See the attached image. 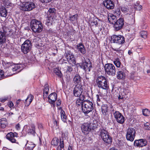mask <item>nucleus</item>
I'll use <instances>...</instances> for the list:
<instances>
[{"label":"nucleus","mask_w":150,"mask_h":150,"mask_svg":"<svg viewBox=\"0 0 150 150\" xmlns=\"http://www.w3.org/2000/svg\"><path fill=\"white\" fill-rule=\"evenodd\" d=\"M96 81L99 88L103 89H107L108 88V82L105 77L102 75L99 76L97 78Z\"/></svg>","instance_id":"1"},{"label":"nucleus","mask_w":150,"mask_h":150,"mask_svg":"<svg viewBox=\"0 0 150 150\" xmlns=\"http://www.w3.org/2000/svg\"><path fill=\"white\" fill-rule=\"evenodd\" d=\"M98 134L100 136L103 140L107 144H110L112 142V138L109 135L106 130L100 129L98 132Z\"/></svg>","instance_id":"2"},{"label":"nucleus","mask_w":150,"mask_h":150,"mask_svg":"<svg viewBox=\"0 0 150 150\" xmlns=\"http://www.w3.org/2000/svg\"><path fill=\"white\" fill-rule=\"evenodd\" d=\"M31 29L35 33L41 32L42 30L43 27L41 22L36 19L32 20L30 23Z\"/></svg>","instance_id":"3"},{"label":"nucleus","mask_w":150,"mask_h":150,"mask_svg":"<svg viewBox=\"0 0 150 150\" xmlns=\"http://www.w3.org/2000/svg\"><path fill=\"white\" fill-rule=\"evenodd\" d=\"M92 102L89 100L84 101L82 104V110L85 114H88L93 109Z\"/></svg>","instance_id":"4"},{"label":"nucleus","mask_w":150,"mask_h":150,"mask_svg":"<svg viewBox=\"0 0 150 150\" xmlns=\"http://www.w3.org/2000/svg\"><path fill=\"white\" fill-rule=\"evenodd\" d=\"M117 122L120 124H123L125 122V119L123 115L119 111H115L114 109L111 111Z\"/></svg>","instance_id":"5"},{"label":"nucleus","mask_w":150,"mask_h":150,"mask_svg":"<svg viewBox=\"0 0 150 150\" xmlns=\"http://www.w3.org/2000/svg\"><path fill=\"white\" fill-rule=\"evenodd\" d=\"M104 68L106 73L109 75L113 76L115 74L116 70L115 67L112 64H106Z\"/></svg>","instance_id":"6"},{"label":"nucleus","mask_w":150,"mask_h":150,"mask_svg":"<svg viewBox=\"0 0 150 150\" xmlns=\"http://www.w3.org/2000/svg\"><path fill=\"white\" fill-rule=\"evenodd\" d=\"M84 86L81 83L77 84L75 85L73 90V94L76 97H81L83 91Z\"/></svg>","instance_id":"7"},{"label":"nucleus","mask_w":150,"mask_h":150,"mask_svg":"<svg viewBox=\"0 0 150 150\" xmlns=\"http://www.w3.org/2000/svg\"><path fill=\"white\" fill-rule=\"evenodd\" d=\"M35 4L32 2H25L23 3L20 6L21 10L24 11H29L35 8Z\"/></svg>","instance_id":"8"},{"label":"nucleus","mask_w":150,"mask_h":150,"mask_svg":"<svg viewBox=\"0 0 150 150\" xmlns=\"http://www.w3.org/2000/svg\"><path fill=\"white\" fill-rule=\"evenodd\" d=\"M32 46V43L30 41L27 40L22 44L21 49L22 51L25 54H26L30 51Z\"/></svg>","instance_id":"9"},{"label":"nucleus","mask_w":150,"mask_h":150,"mask_svg":"<svg viewBox=\"0 0 150 150\" xmlns=\"http://www.w3.org/2000/svg\"><path fill=\"white\" fill-rule=\"evenodd\" d=\"M111 41L112 42L116 43L119 44H122L125 42L124 37L120 35H113L111 37Z\"/></svg>","instance_id":"10"},{"label":"nucleus","mask_w":150,"mask_h":150,"mask_svg":"<svg viewBox=\"0 0 150 150\" xmlns=\"http://www.w3.org/2000/svg\"><path fill=\"white\" fill-rule=\"evenodd\" d=\"M136 134V131L133 128H129L126 134V138L127 140L132 142L134 139Z\"/></svg>","instance_id":"11"},{"label":"nucleus","mask_w":150,"mask_h":150,"mask_svg":"<svg viewBox=\"0 0 150 150\" xmlns=\"http://www.w3.org/2000/svg\"><path fill=\"white\" fill-rule=\"evenodd\" d=\"M64 57L67 59V61L70 64H75L76 63V60L73 54L70 52H65Z\"/></svg>","instance_id":"12"},{"label":"nucleus","mask_w":150,"mask_h":150,"mask_svg":"<svg viewBox=\"0 0 150 150\" xmlns=\"http://www.w3.org/2000/svg\"><path fill=\"white\" fill-rule=\"evenodd\" d=\"M124 25V20L122 18H120L117 20L113 25V27L116 31H118L121 29Z\"/></svg>","instance_id":"13"},{"label":"nucleus","mask_w":150,"mask_h":150,"mask_svg":"<svg viewBox=\"0 0 150 150\" xmlns=\"http://www.w3.org/2000/svg\"><path fill=\"white\" fill-rule=\"evenodd\" d=\"M80 67L86 71H90L91 69L92 68V66L91 63L87 62L85 60L84 62H82L79 65Z\"/></svg>","instance_id":"14"},{"label":"nucleus","mask_w":150,"mask_h":150,"mask_svg":"<svg viewBox=\"0 0 150 150\" xmlns=\"http://www.w3.org/2000/svg\"><path fill=\"white\" fill-rule=\"evenodd\" d=\"M147 141L145 139H140L135 140L134 143V145L136 147H142L146 146L147 144Z\"/></svg>","instance_id":"15"},{"label":"nucleus","mask_w":150,"mask_h":150,"mask_svg":"<svg viewBox=\"0 0 150 150\" xmlns=\"http://www.w3.org/2000/svg\"><path fill=\"white\" fill-rule=\"evenodd\" d=\"M82 132L84 134L86 135L91 131V127L89 123H84L81 126Z\"/></svg>","instance_id":"16"},{"label":"nucleus","mask_w":150,"mask_h":150,"mask_svg":"<svg viewBox=\"0 0 150 150\" xmlns=\"http://www.w3.org/2000/svg\"><path fill=\"white\" fill-rule=\"evenodd\" d=\"M3 30L0 31V45L3 43L6 40V28L5 27H2Z\"/></svg>","instance_id":"17"},{"label":"nucleus","mask_w":150,"mask_h":150,"mask_svg":"<svg viewBox=\"0 0 150 150\" xmlns=\"http://www.w3.org/2000/svg\"><path fill=\"white\" fill-rule=\"evenodd\" d=\"M18 134L15 133V134L12 132H10L7 134L6 136V138L12 143H15L16 140L15 139V137H17Z\"/></svg>","instance_id":"18"},{"label":"nucleus","mask_w":150,"mask_h":150,"mask_svg":"<svg viewBox=\"0 0 150 150\" xmlns=\"http://www.w3.org/2000/svg\"><path fill=\"white\" fill-rule=\"evenodd\" d=\"M103 4L104 6L108 9H113L115 6L114 2L111 0H105L103 1Z\"/></svg>","instance_id":"19"},{"label":"nucleus","mask_w":150,"mask_h":150,"mask_svg":"<svg viewBox=\"0 0 150 150\" xmlns=\"http://www.w3.org/2000/svg\"><path fill=\"white\" fill-rule=\"evenodd\" d=\"M57 98V95L55 93L50 94L49 96L48 99L49 102L51 104H53L54 103Z\"/></svg>","instance_id":"20"},{"label":"nucleus","mask_w":150,"mask_h":150,"mask_svg":"<svg viewBox=\"0 0 150 150\" xmlns=\"http://www.w3.org/2000/svg\"><path fill=\"white\" fill-rule=\"evenodd\" d=\"M76 47V48L78 51L83 54H84L86 53V51L84 46L82 43L78 44Z\"/></svg>","instance_id":"21"},{"label":"nucleus","mask_w":150,"mask_h":150,"mask_svg":"<svg viewBox=\"0 0 150 150\" xmlns=\"http://www.w3.org/2000/svg\"><path fill=\"white\" fill-rule=\"evenodd\" d=\"M35 129V126L34 124H32L29 126L27 132L28 134H32L33 136H35L37 134Z\"/></svg>","instance_id":"22"},{"label":"nucleus","mask_w":150,"mask_h":150,"mask_svg":"<svg viewBox=\"0 0 150 150\" xmlns=\"http://www.w3.org/2000/svg\"><path fill=\"white\" fill-rule=\"evenodd\" d=\"M126 71L125 69V70L119 71L117 72V78L119 79H124L125 74L124 72V71Z\"/></svg>","instance_id":"23"},{"label":"nucleus","mask_w":150,"mask_h":150,"mask_svg":"<svg viewBox=\"0 0 150 150\" xmlns=\"http://www.w3.org/2000/svg\"><path fill=\"white\" fill-rule=\"evenodd\" d=\"M28 141H27V144L25 146V148L27 150H33L35 147V145L32 142H30L28 143Z\"/></svg>","instance_id":"24"},{"label":"nucleus","mask_w":150,"mask_h":150,"mask_svg":"<svg viewBox=\"0 0 150 150\" xmlns=\"http://www.w3.org/2000/svg\"><path fill=\"white\" fill-rule=\"evenodd\" d=\"M108 20L110 23L114 25L117 20V18L115 16L113 15L108 16Z\"/></svg>","instance_id":"25"},{"label":"nucleus","mask_w":150,"mask_h":150,"mask_svg":"<svg viewBox=\"0 0 150 150\" xmlns=\"http://www.w3.org/2000/svg\"><path fill=\"white\" fill-rule=\"evenodd\" d=\"M75 83L79 84L81 81V79L80 76L79 74H76L74 77L73 79Z\"/></svg>","instance_id":"26"},{"label":"nucleus","mask_w":150,"mask_h":150,"mask_svg":"<svg viewBox=\"0 0 150 150\" xmlns=\"http://www.w3.org/2000/svg\"><path fill=\"white\" fill-rule=\"evenodd\" d=\"M0 14L1 16L6 17L7 15V11L6 8L2 6L0 8Z\"/></svg>","instance_id":"27"},{"label":"nucleus","mask_w":150,"mask_h":150,"mask_svg":"<svg viewBox=\"0 0 150 150\" xmlns=\"http://www.w3.org/2000/svg\"><path fill=\"white\" fill-rule=\"evenodd\" d=\"M85 98V96L83 95H82V97H80L76 101V104L77 106H79L81 105L82 107V104L83 102V100Z\"/></svg>","instance_id":"28"},{"label":"nucleus","mask_w":150,"mask_h":150,"mask_svg":"<svg viewBox=\"0 0 150 150\" xmlns=\"http://www.w3.org/2000/svg\"><path fill=\"white\" fill-rule=\"evenodd\" d=\"M21 68V65L18 64L15 65H13V66H12L11 68V69L13 71H17V72H19L21 71V69H20Z\"/></svg>","instance_id":"29"},{"label":"nucleus","mask_w":150,"mask_h":150,"mask_svg":"<svg viewBox=\"0 0 150 150\" xmlns=\"http://www.w3.org/2000/svg\"><path fill=\"white\" fill-rule=\"evenodd\" d=\"M77 14H75L70 17L69 20L73 24H74L77 23Z\"/></svg>","instance_id":"30"},{"label":"nucleus","mask_w":150,"mask_h":150,"mask_svg":"<svg viewBox=\"0 0 150 150\" xmlns=\"http://www.w3.org/2000/svg\"><path fill=\"white\" fill-rule=\"evenodd\" d=\"M89 123L90 124L91 130H94L96 128L98 124V123L96 120L93 121V122Z\"/></svg>","instance_id":"31"},{"label":"nucleus","mask_w":150,"mask_h":150,"mask_svg":"<svg viewBox=\"0 0 150 150\" xmlns=\"http://www.w3.org/2000/svg\"><path fill=\"white\" fill-rule=\"evenodd\" d=\"M60 115L61 119L62 121L64 122H67V117L66 115L65 112L62 109L61 110Z\"/></svg>","instance_id":"32"},{"label":"nucleus","mask_w":150,"mask_h":150,"mask_svg":"<svg viewBox=\"0 0 150 150\" xmlns=\"http://www.w3.org/2000/svg\"><path fill=\"white\" fill-rule=\"evenodd\" d=\"M6 119L3 118L0 121V127L1 128H4L6 127L7 123Z\"/></svg>","instance_id":"33"},{"label":"nucleus","mask_w":150,"mask_h":150,"mask_svg":"<svg viewBox=\"0 0 150 150\" xmlns=\"http://www.w3.org/2000/svg\"><path fill=\"white\" fill-rule=\"evenodd\" d=\"M121 11L123 13L126 14H129V9L127 6H122L120 8Z\"/></svg>","instance_id":"34"},{"label":"nucleus","mask_w":150,"mask_h":150,"mask_svg":"<svg viewBox=\"0 0 150 150\" xmlns=\"http://www.w3.org/2000/svg\"><path fill=\"white\" fill-rule=\"evenodd\" d=\"M33 98V96L31 95H29L25 100L26 104L28 105L30 104L32 101Z\"/></svg>","instance_id":"35"},{"label":"nucleus","mask_w":150,"mask_h":150,"mask_svg":"<svg viewBox=\"0 0 150 150\" xmlns=\"http://www.w3.org/2000/svg\"><path fill=\"white\" fill-rule=\"evenodd\" d=\"M127 91L125 90L123 91V92L121 93V94H120L118 96V98L119 99H122L124 98L126 99L127 98V96L126 95H124V94L125 93L127 92Z\"/></svg>","instance_id":"36"},{"label":"nucleus","mask_w":150,"mask_h":150,"mask_svg":"<svg viewBox=\"0 0 150 150\" xmlns=\"http://www.w3.org/2000/svg\"><path fill=\"white\" fill-rule=\"evenodd\" d=\"M13 64L12 62H8L6 61L4 62L3 63V65L4 67L6 68H8L10 67V68H11L13 66Z\"/></svg>","instance_id":"37"},{"label":"nucleus","mask_w":150,"mask_h":150,"mask_svg":"<svg viewBox=\"0 0 150 150\" xmlns=\"http://www.w3.org/2000/svg\"><path fill=\"white\" fill-rule=\"evenodd\" d=\"M140 34L141 37L145 39L147 38V33L146 31H142L140 32Z\"/></svg>","instance_id":"38"},{"label":"nucleus","mask_w":150,"mask_h":150,"mask_svg":"<svg viewBox=\"0 0 150 150\" xmlns=\"http://www.w3.org/2000/svg\"><path fill=\"white\" fill-rule=\"evenodd\" d=\"M54 72L58 76L60 77H61L62 76L61 71L58 68H57L54 69Z\"/></svg>","instance_id":"39"},{"label":"nucleus","mask_w":150,"mask_h":150,"mask_svg":"<svg viewBox=\"0 0 150 150\" xmlns=\"http://www.w3.org/2000/svg\"><path fill=\"white\" fill-rule=\"evenodd\" d=\"M113 62L114 64L117 67H120L121 63L119 59H115L113 61Z\"/></svg>","instance_id":"40"},{"label":"nucleus","mask_w":150,"mask_h":150,"mask_svg":"<svg viewBox=\"0 0 150 150\" xmlns=\"http://www.w3.org/2000/svg\"><path fill=\"white\" fill-rule=\"evenodd\" d=\"M101 111L103 114L106 115L107 114V107L106 106H103L101 107Z\"/></svg>","instance_id":"41"},{"label":"nucleus","mask_w":150,"mask_h":150,"mask_svg":"<svg viewBox=\"0 0 150 150\" xmlns=\"http://www.w3.org/2000/svg\"><path fill=\"white\" fill-rule=\"evenodd\" d=\"M143 127L145 130H150V124L149 123L147 122L144 123Z\"/></svg>","instance_id":"42"},{"label":"nucleus","mask_w":150,"mask_h":150,"mask_svg":"<svg viewBox=\"0 0 150 150\" xmlns=\"http://www.w3.org/2000/svg\"><path fill=\"white\" fill-rule=\"evenodd\" d=\"M143 114L145 116H149L150 114L149 110L147 109H144L142 110Z\"/></svg>","instance_id":"43"},{"label":"nucleus","mask_w":150,"mask_h":150,"mask_svg":"<svg viewBox=\"0 0 150 150\" xmlns=\"http://www.w3.org/2000/svg\"><path fill=\"white\" fill-rule=\"evenodd\" d=\"M112 50L114 51H116L117 53L122 54L123 53V51L120 49V47L119 48H112Z\"/></svg>","instance_id":"44"},{"label":"nucleus","mask_w":150,"mask_h":150,"mask_svg":"<svg viewBox=\"0 0 150 150\" xmlns=\"http://www.w3.org/2000/svg\"><path fill=\"white\" fill-rule=\"evenodd\" d=\"M135 9L137 10L140 11L142 9V6L139 5V2L136 3V5L134 6Z\"/></svg>","instance_id":"45"},{"label":"nucleus","mask_w":150,"mask_h":150,"mask_svg":"<svg viewBox=\"0 0 150 150\" xmlns=\"http://www.w3.org/2000/svg\"><path fill=\"white\" fill-rule=\"evenodd\" d=\"M59 139H53L51 142V144L53 145L57 146L58 145L59 143Z\"/></svg>","instance_id":"46"},{"label":"nucleus","mask_w":150,"mask_h":150,"mask_svg":"<svg viewBox=\"0 0 150 150\" xmlns=\"http://www.w3.org/2000/svg\"><path fill=\"white\" fill-rule=\"evenodd\" d=\"M60 140L61 139H60ZM59 146L60 147H58L57 149V150H62V149L64 148V141L62 140L61 141L60 140V141L59 143Z\"/></svg>","instance_id":"47"},{"label":"nucleus","mask_w":150,"mask_h":150,"mask_svg":"<svg viewBox=\"0 0 150 150\" xmlns=\"http://www.w3.org/2000/svg\"><path fill=\"white\" fill-rule=\"evenodd\" d=\"M49 91V88L48 84L45 85L44 86V88L43 90V92L47 93H48Z\"/></svg>","instance_id":"48"},{"label":"nucleus","mask_w":150,"mask_h":150,"mask_svg":"<svg viewBox=\"0 0 150 150\" xmlns=\"http://www.w3.org/2000/svg\"><path fill=\"white\" fill-rule=\"evenodd\" d=\"M114 13L115 14L116 13V15L117 16H119L120 13L121 12L119 9H117L114 11Z\"/></svg>","instance_id":"49"},{"label":"nucleus","mask_w":150,"mask_h":150,"mask_svg":"<svg viewBox=\"0 0 150 150\" xmlns=\"http://www.w3.org/2000/svg\"><path fill=\"white\" fill-rule=\"evenodd\" d=\"M4 75L3 71L2 70H0V79H1L5 78Z\"/></svg>","instance_id":"50"},{"label":"nucleus","mask_w":150,"mask_h":150,"mask_svg":"<svg viewBox=\"0 0 150 150\" xmlns=\"http://www.w3.org/2000/svg\"><path fill=\"white\" fill-rule=\"evenodd\" d=\"M67 72H70L72 71L73 68L70 66H67Z\"/></svg>","instance_id":"51"},{"label":"nucleus","mask_w":150,"mask_h":150,"mask_svg":"<svg viewBox=\"0 0 150 150\" xmlns=\"http://www.w3.org/2000/svg\"><path fill=\"white\" fill-rule=\"evenodd\" d=\"M55 11V9L54 8H50L48 11L50 13H54Z\"/></svg>","instance_id":"52"},{"label":"nucleus","mask_w":150,"mask_h":150,"mask_svg":"<svg viewBox=\"0 0 150 150\" xmlns=\"http://www.w3.org/2000/svg\"><path fill=\"white\" fill-rule=\"evenodd\" d=\"M48 20L49 21H48V23H52L54 21L52 17L51 16L48 18Z\"/></svg>","instance_id":"53"},{"label":"nucleus","mask_w":150,"mask_h":150,"mask_svg":"<svg viewBox=\"0 0 150 150\" xmlns=\"http://www.w3.org/2000/svg\"><path fill=\"white\" fill-rule=\"evenodd\" d=\"M61 103V101L59 99L57 100V106H59Z\"/></svg>","instance_id":"54"},{"label":"nucleus","mask_w":150,"mask_h":150,"mask_svg":"<svg viewBox=\"0 0 150 150\" xmlns=\"http://www.w3.org/2000/svg\"><path fill=\"white\" fill-rule=\"evenodd\" d=\"M42 3H47L50 2L52 0H40Z\"/></svg>","instance_id":"55"},{"label":"nucleus","mask_w":150,"mask_h":150,"mask_svg":"<svg viewBox=\"0 0 150 150\" xmlns=\"http://www.w3.org/2000/svg\"><path fill=\"white\" fill-rule=\"evenodd\" d=\"M48 93L43 92V98L44 100L45 99L47 96Z\"/></svg>","instance_id":"56"},{"label":"nucleus","mask_w":150,"mask_h":150,"mask_svg":"<svg viewBox=\"0 0 150 150\" xmlns=\"http://www.w3.org/2000/svg\"><path fill=\"white\" fill-rule=\"evenodd\" d=\"M7 98H8L6 97L1 98V101L2 103H4L7 100Z\"/></svg>","instance_id":"57"},{"label":"nucleus","mask_w":150,"mask_h":150,"mask_svg":"<svg viewBox=\"0 0 150 150\" xmlns=\"http://www.w3.org/2000/svg\"><path fill=\"white\" fill-rule=\"evenodd\" d=\"M4 4H5L7 6L10 5V4H11L9 1H7V2H6V0H5V1L4 2Z\"/></svg>","instance_id":"58"},{"label":"nucleus","mask_w":150,"mask_h":150,"mask_svg":"<svg viewBox=\"0 0 150 150\" xmlns=\"http://www.w3.org/2000/svg\"><path fill=\"white\" fill-rule=\"evenodd\" d=\"M8 105L9 107L11 108L13 106V104L12 102H10L8 104Z\"/></svg>","instance_id":"59"},{"label":"nucleus","mask_w":150,"mask_h":150,"mask_svg":"<svg viewBox=\"0 0 150 150\" xmlns=\"http://www.w3.org/2000/svg\"><path fill=\"white\" fill-rule=\"evenodd\" d=\"M16 128L18 130L20 129V125L19 124H18L16 125Z\"/></svg>","instance_id":"60"},{"label":"nucleus","mask_w":150,"mask_h":150,"mask_svg":"<svg viewBox=\"0 0 150 150\" xmlns=\"http://www.w3.org/2000/svg\"><path fill=\"white\" fill-rule=\"evenodd\" d=\"M96 97L97 98V101L98 102L100 101V99L99 98V96L98 95H96Z\"/></svg>","instance_id":"61"},{"label":"nucleus","mask_w":150,"mask_h":150,"mask_svg":"<svg viewBox=\"0 0 150 150\" xmlns=\"http://www.w3.org/2000/svg\"><path fill=\"white\" fill-rule=\"evenodd\" d=\"M128 54L129 55H131L132 54V51L131 50H129L128 52Z\"/></svg>","instance_id":"62"},{"label":"nucleus","mask_w":150,"mask_h":150,"mask_svg":"<svg viewBox=\"0 0 150 150\" xmlns=\"http://www.w3.org/2000/svg\"><path fill=\"white\" fill-rule=\"evenodd\" d=\"M109 150H117L114 147H112Z\"/></svg>","instance_id":"63"},{"label":"nucleus","mask_w":150,"mask_h":150,"mask_svg":"<svg viewBox=\"0 0 150 150\" xmlns=\"http://www.w3.org/2000/svg\"><path fill=\"white\" fill-rule=\"evenodd\" d=\"M21 100L19 99L17 101L16 103L17 105H18L19 103V102Z\"/></svg>","instance_id":"64"}]
</instances>
